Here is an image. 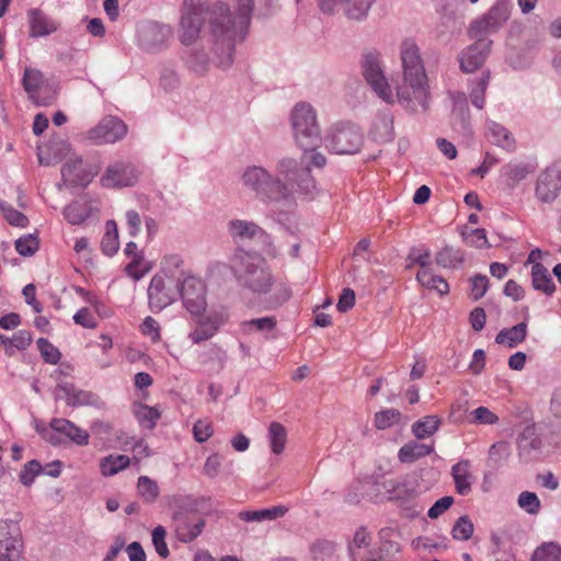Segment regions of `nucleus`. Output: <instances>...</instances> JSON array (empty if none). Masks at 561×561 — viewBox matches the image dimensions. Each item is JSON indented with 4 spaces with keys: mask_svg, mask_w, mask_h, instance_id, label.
Listing matches in <instances>:
<instances>
[{
    "mask_svg": "<svg viewBox=\"0 0 561 561\" xmlns=\"http://www.w3.org/2000/svg\"><path fill=\"white\" fill-rule=\"evenodd\" d=\"M400 412L396 409H388L375 414V425L378 430H386L398 422Z\"/></svg>",
    "mask_w": 561,
    "mask_h": 561,
    "instance_id": "59",
    "label": "nucleus"
},
{
    "mask_svg": "<svg viewBox=\"0 0 561 561\" xmlns=\"http://www.w3.org/2000/svg\"><path fill=\"white\" fill-rule=\"evenodd\" d=\"M295 142L302 151L318 147L321 142V128L317 111L307 102H298L289 115Z\"/></svg>",
    "mask_w": 561,
    "mask_h": 561,
    "instance_id": "4",
    "label": "nucleus"
},
{
    "mask_svg": "<svg viewBox=\"0 0 561 561\" xmlns=\"http://www.w3.org/2000/svg\"><path fill=\"white\" fill-rule=\"evenodd\" d=\"M511 456V447L506 442H497L489 449V461L494 467L501 466Z\"/></svg>",
    "mask_w": 561,
    "mask_h": 561,
    "instance_id": "51",
    "label": "nucleus"
},
{
    "mask_svg": "<svg viewBox=\"0 0 561 561\" xmlns=\"http://www.w3.org/2000/svg\"><path fill=\"white\" fill-rule=\"evenodd\" d=\"M531 284L535 290L542 291L547 296H551L556 290L549 271L541 263H535L531 267Z\"/></svg>",
    "mask_w": 561,
    "mask_h": 561,
    "instance_id": "35",
    "label": "nucleus"
},
{
    "mask_svg": "<svg viewBox=\"0 0 561 561\" xmlns=\"http://www.w3.org/2000/svg\"><path fill=\"white\" fill-rule=\"evenodd\" d=\"M127 125L116 116L104 117L88 131V139L96 145L114 144L125 137Z\"/></svg>",
    "mask_w": 561,
    "mask_h": 561,
    "instance_id": "17",
    "label": "nucleus"
},
{
    "mask_svg": "<svg viewBox=\"0 0 561 561\" xmlns=\"http://www.w3.org/2000/svg\"><path fill=\"white\" fill-rule=\"evenodd\" d=\"M195 319L196 327L190 332L188 337L193 344H199L211 339L229 319V312L220 307L211 309L207 314L192 316Z\"/></svg>",
    "mask_w": 561,
    "mask_h": 561,
    "instance_id": "13",
    "label": "nucleus"
},
{
    "mask_svg": "<svg viewBox=\"0 0 561 561\" xmlns=\"http://www.w3.org/2000/svg\"><path fill=\"white\" fill-rule=\"evenodd\" d=\"M37 432L53 446H59L65 442L73 443L77 446H87L90 442V435L85 430L62 417L51 419L48 428L37 427Z\"/></svg>",
    "mask_w": 561,
    "mask_h": 561,
    "instance_id": "8",
    "label": "nucleus"
},
{
    "mask_svg": "<svg viewBox=\"0 0 561 561\" xmlns=\"http://www.w3.org/2000/svg\"><path fill=\"white\" fill-rule=\"evenodd\" d=\"M280 516V505L256 511H241L238 517L247 523H263L266 520H275Z\"/></svg>",
    "mask_w": 561,
    "mask_h": 561,
    "instance_id": "40",
    "label": "nucleus"
},
{
    "mask_svg": "<svg viewBox=\"0 0 561 561\" xmlns=\"http://www.w3.org/2000/svg\"><path fill=\"white\" fill-rule=\"evenodd\" d=\"M371 542L370 533L365 527H359L353 535L352 540L348 541L347 550L351 561H365L367 554L362 552L363 548H367Z\"/></svg>",
    "mask_w": 561,
    "mask_h": 561,
    "instance_id": "31",
    "label": "nucleus"
},
{
    "mask_svg": "<svg viewBox=\"0 0 561 561\" xmlns=\"http://www.w3.org/2000/svg\"><path fill=\"white\" fill-rule=\"evenodd\" d=\"M178 297H181L183 306L191 316H202L206 311V285L193 275L185 276L176 283Z\"/></svg>",
    "mask_w": 561,
    "mask_h": 561,
    "instance_id": "12",
    "label": "nucleus"
},
{
    "mask_svg": "<svg viewBox=\"0 0 561 561\" xmlns=\"http://www.w3.org/2000/svg\"><path fill=\"white\" fill-rule=\"evenodd\" d=\"M470 461L460 460L451 467V477L455 482L456 492L460 495H467L471 492L473 477L470 471Z\"/></svg>",
    "mask_w": 561,
    "mask_h": 561,
    "instance_id": "28",
    "label": "nucleus"
},
{
    "mask_svg": "<svg viewBox=\"0 0 561 561\" xmlns=\"http://www.w3.org/2000/svg\"><path fill=\"white\" fill-rule=\"evenodd\" d=\"M204 527L205 522L199 516L185 513L174 515L175 536L181 542L193 541L201 535Z\"/></svg>",
    "mask_w": 561,
    "mask_h": 561,
    "instance_id": "23",
    "label": "nucleus"
},
{
    "mask_svg": "<svg viewBox=\"0 0 561 561\" xmlns=\"http://www.w3.org/2000/svg\"><path fill=\"white\" fill-rule=\"evenodd\" d=\"M434 451L433 445H426L415 440L404 444L398 451V458L402 463L414 462Z\"/></svg>",
    "mask_w": 561,
    "mask_h": 561,
    "instance_id": "33",
    "label": "nucleus"
},
{
    "mask_svg": "<svg viewBox=\"0 0 561 561\" xmlns=\"http://www.w3.org/2000/svg\"><path fill=\"white\" fill-rule=\"evenodd\" d=\"M140 174L139 169L128 161H115L110 164L100 179V183L106 188L133 186Z\"/></svg>",
    "mask_w": 561,
    "mask_h": 561,
    "instance_id": "16",
    "label": "nucleus"
},
{
    "mask_svg": "<svg viewBox=\"0 0 561 561\" xmlns=\"http://www.w3.org/2000/svg\"><path fill=\"white\" fill-rule=\"evenodd\" d=\"M102 252L106 256H113L119 249L118 230L114 220L105 222V232L101 240Z\"/></svg>",
    "mask_w": 561,
    "mask_h": 561,
    "instance_id": "39",
    "label": "nucleus"
},
{
    "mask_svg": "<svg viewBox=\"0 0 561 561\" xmlns=\"http://www.w3.org/2000/svg\"><path fill=\"white\" fill-rule=\"evenodd\" d=\"M323 13L332 14L340 7L343 14L352 21H364L376 0H318Z\"/></svg>",
    "mask_w": 561,
    "mask_h": 561,
    "instance_id": "18",
    "label": "nucleus"
},
{
    "mask_svg": "<svg viewBox=\"0 0 561 561\" xmlns=\"http://www.w3.org/2000/svg\"><path fill=\"white\" fill-rule=\"evenodd\" d=\"M228 233L236 243L254 241L260 245L262 253L268 255L275 254L273 238L253 221L232 219L228 222Z\"/></svg>",
    "mask_w": 561,
    "mask_h": 561,
    "instance_id": "9",
    "label": "nucleus"
},
{
    "mask_svg": "<svg viewBox=\"0 0 561 561\" xmlns=\"http://www.w3.org/2000/svg\"><path fill=\"white\" fill-rule=\"evenodd\" d=\"M473 529L474 528L472 522L468 516L465 515L456 520L451 529V536L456 540L465 541L471 538Z\"/></svg>",
    "mask_w": 561,
    "mask_h": 561,
    "instance_id": "53",
    "label": "nucleus"
},
{
    "mask_svg": "<svg viewBox=\"0 0 561 561\" xmlns=\"http://www.w3.org/2000/svg\"><path fill=\"white\" fill-rule=\"evenodd\" d=\"M518 506L530 515H537L540 511L541 503L536 493L524 491L518 495Z\"/></svg>",
    "mask_w": 561,
    "mask_h": 561,
    "instance_id": "52",
    "label": "nucleus"
},
{
    "mask_svg": "<svg viewBox=\"0 0 561 561\" xmlns=\"http://www.w3.org/2000/svg\"><path fill=\"white\" fill-rule=\"evenodd\" d=\"M165 535H167V530L163 526L159 525L157 527L153 528L152 530V545L156 549V552L161 557V558H168L169 554H170V551H169V548H168V545L165 542Z\"/></svg>",
    "mask_w": 561,
    "mask_h": 561,
    "instance_id": "58",
    "label": "nucleus"
},
{
    "mask_svg": "<svg viewBox=\"0 0 561 561\" xmlns=\"http://www.w3.org/2000/svg\"><path fill=\"white\" fill-rule=\"evenodd\" d=\"M492 41L479 38L476 43L463 49L459 55V65L462 72L471 73L479 69L485 61Z\"/></svg>",
    "mask_w": 561,
    "mask_h": 561,
    "instance_id": "20",
    "label": "nucleus"
},
{
    "mask_svg": "<svg viewBox=\"0 0 561 561\" xmlns=\"http://www.w3.org/2000/svg\"><path fill=\"white\" fill-rule=\"evenodd\" d=\"M317 147L309 148L307 151H304L301 161L306 164L305 168H309L311 171V168H323L327 164V158L325 156L316 150Z\"/></svg>",
    "mask_w": 561,
    "mask_h": 561,
    "instance_id": "60",
    "label": "nucleus"
},
{
    "mask_svg": "<svg viewBox=\"0 0 561 561\" xmlns=\"http://www.w3.org/2000/svg\"><path fill=\"white\" fill-rule=\"evenodd\" d=\"M325 147L335 154H355L364 141L359 128L350 122L334 124L325 139Z\"/></svg>",
    "mask_w": 561,
    "mask_h": 561,
    "instance_id": "6",
    "label": "nucleus"
},
{
    "mask_svg": "<svg viewBox=\"0 0 561 561\" xmlns=\"http://www.w3.org/2000/svg\"><path fill=\"white\" fill-rule=\"evenodd\" d=\"M360 65L367 84L383 102L393 104L394 96L385 76L380 54L376 50L365 51L362 56Z\"/></svg>",
    "mask_w": 561,
    "mask_h": 561,
    "instance_id": "7",
    "label": "nucleus"
},
{
    "mask_svg": "<svg viewBox=\"0 0 561 561\" xmlns=\"http://www.w3.org/2000/svg\"><path fill=\"white\" fill-rule=\"evenodd\" d=\"M527 336V323L520 322L512 328L502 329L495 336L497 344L514 348L525 341Z\"/></svg>",
    "mask_w": 561,
    "mask_h": 561,
    "instance_id": "32",
    "label": "nucleus"
},
{
    "mask_svg": "<svg viewBox=\"0 0 561 561\" xmlns=\"http://www.w3.org/2000/svg\"><path fill=\"white\" fill-rule=\"evenodd\" d=\"M402 84L397 88V100L409 112L419 107H430V84L420 47L412 39H404L400 45Z\"/></svg>",
    "mask_w": 561,
    "mask_h": 561,
    "instance_id": "2",
    "label": "nucleus"
},
{
    "mask_svg": "<svg viewBox=\"0 0 561 561\" xmlns=\"http://www.w3.org/2000/svg\"><path fill=\"white\" fill-rule=\"evenodd\" d=\"M471 297L473 300L482 298L489 288V278L485 275H476L470 279Z\"/></svg>",
    "mask_w": 561,
    "mask_h": 561,
    "instance_id": "63",
    "label": "nucleus"
},
{
    "mask_svg": "<svg viewBox=\"0 0 561 561\" xmlns=\"http://www.w3.org/2000/svg\"><path fill=\"white\" fill-rule=\"evenodd\" d=\"M204 23L205 12L183 9L180 21V42L184 46L194 44L199 37Z\"/></svg>",
    "mask_w": 561,
    "mask_h": 561,
    "instance_id": "22",
    "label": "nucleus"
},
{
    "mask_svg": "<svg viewBox=\"0 0 561 561\" xmlns=\"http://www.w3.org/2000/svg\"><path fill=\"white\" fill-rule=\"evenodd\" d=\"M540 440L535 436L534 426H527L518 437L519 453H529L540 448Z\"/></svg>",
    "mask_w": 561,
    "mask_h": 561,
    "instance_id": "50",
    "label": "nucleus"
},
{
    "mask_svg": "<svg viewBox=\"0 0 561 561\" xmlns=\"http://www.w3.org/2000/svg\"><path fill=\"white\" fill-rule=\"evenodd\" d=\"M27 21L30 26L28 35L32 38L48 36L59 28V23L56 20L37 8L27 11Z\"/></svg>",
    "mask_w": 561,
    "mask_h": 561,
    "instance_id": "24",
    "label": "nucleus"
},
{
    "mask_svg": "<svg viewBox=\"0 0 561 561\" xmlns=\"http://www.w3.org/2000/svg\"><path fill=\"white\" fill-rule=\"evenodd\" d=\"M230 270L237 283L253 293L270 290L274 278L263 255L255 251L238 247L230 259Z\"/></svg>",
    "mask_w": 561,
    "mask_h": 561,
    "instance_id": "3",
    "label": "nucleus"
},
{
    "mask_svg": "<svg viewBox=\"0 0 561 561\" xmlns=\"http://www.w3.org/2000/svg\"><path fill=\"white\" fill-rule=\"evenodd\" d=\"M508 18V3L497 0L480 20L472 24L471 31L477 33L495 32L504 25Z\"/></svg>",
    "mask_w": 561,
    "mask_h": 561,
    "instance_id": "21",
    "label": "nucleus"
},
{
    "mask_svg": "<svg viewBox=\"0 0 561 561\" xmlns=\"http://www.w3.org/2000/svg\"><path fill=\"white\" fill-rule=\"evenodd\" d=\"M277 319L276 317H263L257 319L244 320L239 324L240 333L243 335H251L253 333H260L265 339L273 337L276 335Z\"/></svg>",
    "mask_w": 561,
    "mask_h": 561,
    "instance_id": "27",
    "label": "nucleus"
},
{
    "mask_svg": "<svg viewBox=\"0 0 561 561\" xmlns=\"http://www.w3.org/2000/svg\"><path fill=\"white\" fill-rule=\"evenodd\" d=\"M435 263L444 268H458L463 263V254L453 247H445L436 253Z\"/></svg>",
    "mask_w": 561,
    "mask_h": 561,
    "instance_id": "41",
    "label": "nucleus"
},
{
    "mask_svg": "<svg viewBox=\"0 0 561 561\" xmlns=\"http://www.w3.org/2000/svg\"><path fill=\"white\" fill-rule=\"evenodd\" d=\"M134 414L139 425L146 430H153L161 417V412L157 407H149L144 403L134 405Z\"/></svg>",
    "mask_w": 561,
    "mask_h": 561,
    "instance_id": "37",
    "label": "nucleus"
},
{
    "mask_svg": "<svg viewBox=\"0 0 561 561\" xmlns=\"http://www.w3.org/2000/svg\"><path fill=\"white\" fill-rule=\"evenodd\" d=\"M159 84L164 91H173L180 85V76L171 67H163L160 71Z\"/></svg>",
    "mask_w": 561,
    "mask_h": 561,
    "instance_id": "55",
    "label": "nucleus"
},
{
    "mask_svg": "<svg viewBox=\"0 0 561 561\" xmlns=\"http://www.w3.org/2000/svg\"><path fill=\"white\" fill-rule=\"evenodd\" d=\"M490 73L485 72L482 77L477 81L476 85L471 89L470 99L472 104L482 110L485 103V91L489 85Z\"/></svg>",
    "mask_w": 561,
    "mask_h": 561,
    "instance_id": "47",
    "label": "nucleus"
},
{
    "mask_svg": "<svg viewBox=\"0 0 561 561\" xmlns=\"http://www.w3.org/2000/svg\"><path fill=\"white\" fill-rule=\"evenodd\" d=\"M32 342V334L27 330H19L10 340V346L7 347V354L12 355L13 350L24 351Z\"/></svg>",
    "mask_w": 561,
    "mask_h": 561,
    "instance_id": "57",
    "label": "nucleus"
},
{
    "mask_svg": "<svg viewBox=\"0 0 561 561\" xmlns=\"http://www.w3.org/2000/svg\"><path fill=\"white\" fill-rule=\"evenodd\" d=\"M54 397L56 400H65L66 404L71 408L92 407L99 410L105 408V402L99 394L79 389L72 382H59L54 390Z\"/></svg>",
    "mask_w": 561,
    "mask_h": 561,
    "instance_id": "14",
    "label": "nucleus"
},
{
    "mask_svg": "<svg viewBox=\"0 0 561 561\" xmlns=\"http://www.w3.org/2000/svg\"><path fill=\"white\" fill-rule=\"evenodd\" d=\"M531 561H561V545L554 541L543 542L534 551Z\"/></svg>",
    "mask_w": 561,
    "mask_h": 561,
    "instance_id": "44",
    "label": "nucleus"
},
{
    "mask_svg": "<svg viewBox=\"0 0 561 561\" xmlns=\"http://www.w3.org/2000/svg\"><path fill=\"white\" fill-rule=\"evenodd\" d=\"M23 540L19 529L0 530V561H19L23 553Z\"/></svg>",
    "mask_w": 561,
    "mask_h": 561,
    "instance_id": "25",
    "label": "nucleus"
},
{
    "mask_svg": "<svg viewBox=\"0 0 561 561\" xmlns=\"http://www.w3.org/2000/svg\"><path fill=\"white\" fill-rule=\"evenodd\" d=\"M242 184L250 190L255 198L268 206L280 199V180L277 174L260 165H249L244 169Z\"/></svg>",
    "mask_w": 561,
    "mask_h": 561,
    "instance_id": "5",
    "label": "nucleus"
},
{
    "mask_svg": "<svg viewBox=\"0 0 561 561\" xmlns=\"http://www.w3.org/2000/svg\"><path fill=\"white\" fill-rule=\"evenodd\" d=\"M43 472V466L37 460H31L24 465L20 472V481L23 485L30 486L35 478Z\"/></svg>",
    "mask_w": 561,
    "mask_h": 561,
    "instance_id": "56",
    "label": "nucleus"
},
{
    "mask_svg": "<svg viewBox=\"0 0 561 561\" xmlns=\"http://www.w3.org/2000/svg\"><path fill=\"white\" fill-rule=\"evenodd\" d=\"M137 491L146 503H153L160 491L157 482L147 476H140L137 481Z\"/></svg>",
    "mask_w": 561,
    "mask_h": 561,
    "instance_id": "45",
    "label": "nucleus"
},
{
    "mask_svg": "<svg viewBox=\"0 0 561 561\" xmlns=\"http://www.w3.org/2000/svg\"><path fill=\"white\" fill-rule=\"evenodd\" d=\"M130 459L126 455H108L100 461V471L104 477H112L126 469Z\"/></svg>",
    "mask_w": 561,
    "mask_h": 561,
    "instance_id": "38",
    "label": "nucleus"
},
{
    "mask_svg": "<svg viewBox=\"0 0 561 561\" xmlns=\"http://www.w3.org/2000/svg\"><path fill=\"white\" fill-rule=\"evenodd\" d=\"M283 188L309 195L316 191L317 185L309 168H300L296 171H287L286 185Z\"/></svg>",
    "mask_w": 561,
    "mask_h": 561,
    "instance_id": "26",
    "label": "nucleus"
},
{
    "mask_svg": "<svg viewBox=\"0 0 561 561\" xmlns=\"http://www.w3.org/2000/svg\"><path fill=\"white\" fill-rule=\"evenodd\" d=\"M62 214L70 225H80L88 219L89 209L84 203L73 201L64 208Z\"/></svg>",
    "mask_w": 561,
    "mask_h": 561,
    "instance_id": "43",
    "label": "nucleus"
},
{
    "mask_svg": "<svg viewBox=\"0 0 561 561\" xmlns=\"http://www.w3.org/2000/svg\"><path fill=\"white\" fill-rule=\"evenodd\" d=\"M101 171L99 161H84L77 153H70L61 168V178L67 186L87 187Z\"/></svg>",
    "mask_w": 561,
    "mask_h": 561,
    "instance_id": "10",
    "label": "nucleus"
},
{
    "mask_svg": "<svg viewBox=\"0 0 561 561\" xmlns=\"http://www.w3.org/2000/svg\"><path fill=\"white\" fill-rule=\"evenodd\" d=\"M313 561H335V545L329 540H319L311 547Z\"/></svg>",
    "mask_w": 561,
    "mask_h": 561,
    "instance_id": "46",
    "label": "nucleus"
},
{
    "mask_svg": "<svg viewBox=\"0 0 561 561\" xmlns=\"http://www.w3.org/2000/svg\"><path fill=\"white\" fill-rule=\"evenodd\" d=\"M371 133L378 141L392 140L394 136L392 114L388 111L379 113L373 125Z\"/></svg>",
    "mask_w": 561,
    "mask_h": 561,
    "instance_id": "36",
    "label": "nucleus"
},
{
    "mask_svg": "<svg viewBox=\"0 0 561 561\" xmlns=\"http://www.w3.org/2000/svg\"><path fill=\"white\" fill-rule=\"evenodd\" d=\"M462 234H463V239H465L466 243L470 247H473L477 249H482V248L489 247L486 232L482 228L472 229L468 233L463 232Z\"/></svg>",
    "mask_w": 561,
    "mask_h": 561,
    "instance_id": "61",
    "label": "nucleus"
},
{
    "mask_svg": "<svg viewBox=\"0 0 561 561\" xmlns=\"http://www.w3.org/2000/svg\"><path fill=\"white\" fill-rule=\"evenodd\" d=\"M213 435V426L209 421L198 420L193 425V436L196 442L205 443Z\"/></svg>",
    "mask_w": 561,
    "mask_h": 561,
    "instance_id": "64",
    "label": "nucleus"
},
{
    "mask_svg": "<svg viewBox=\"0 0 561 561\" xmlns=\"http://www.w3.org/2000/svg\"><path fill=\"white\" fill-rule=\"evenodd\" d=\"M124 252L127 256L133 257L131 262L126 266V272L135 279H139L140 275L131 273V270L137 267L140 264V261L142 260V254L138 251L137 243L134 241H129L126 244Z\"/></svg>",
    "mask_w": 561,
    "mask_h": 561,
    "instance_id": "62",
    "label": "nucleus"
},
{
    "mask_svg": "<svg viewBox=\"0 0 561 561\" xmlns=\"http://www.w3.org/2000/svg\"><path fill=\"white\" fill-rule=\"evenodd\" d=\"M561 192V160L543 170L537 180L535 194L542 203L553 202Z\"/></svg>",
    "mask_w": 561,
    "mask_h": 561,
    "instance_id": "19",
    "label": "nucleus"
},
{
    "mask_svg": "<svg viewBox=\"0 0 561 561\" xmlns=\"http://www.w3.org/2000/svg\"><path fill=\"white\" fill-rule=\"evenodd\" d=\"M15 250L22 256H32L38 250V240L34 234H26L15 241Z\"/></svg>",
    "mask_w": 561,
    "mask_h": 561,
    "instance_id": "54",
    "label": "nucleus"
},
{
    "mask_svg": "<svg viewBox=\"0 0 561 561\" xmlns=\"http://www.w3.org/2000/svg\"><path fill=\"white\" fill-rule=\"evenodd\" d=\"M36 344H37V348L41 353V356L45 363L50 364V365L58 364V362L61 358V353L55 345H53L45 337H39L36 341Z\"/></svg>",
    "mask_w": 561,
    "mask_h": 561,
    "instance_id": "48",
    "label": "nucleus"
},
{
    "mask_svg": "<svg viewBox=\"0 0 561 561\" xmlns=\"http://www.w3.org/2000/svg\"><path fill=\"white\" fill-rule=\"evenodd\" d=\"M171 36L172 27L167 24L150 20L137 24V45L144 51L157 53L162 50Z\"/></svg>",
    "mask_w": 561,
    "mask_h": 561,
    "instance_id": "11",
    "label": "nucleus"
},
{
    "mask_svg": "<svg viewBox=\"0 0 561 561\" xmlns=\"http://www.w3.org/2000/svg\"><path fill=\"white\" fill-rule=\"evenodd\" d=\"M148 304L152 312H160L178 299L176 283L165 279L163 275H154L147 289Z\"/></svg>",
    "mask_w": 561,
    "mask_h": 561,
    "instance_id": "15",
    "label": "nucleus"
},
{
    "mask_svg": "<svg viewBox=\"0 0 561 561\" xmlns=\"http://www.w3.org/2000/svg\"><path fill=\"white\" fill-rule=\"evenodd\" d=\"M44 84L43 72L33 67H25L22 76V87L30 100L37 102L41 88Z\"/></svg>",
    "mask_w": 561,
    "mask_h": 561,
    "instance_id": "34",
    "label": "nucleus"
},
{
    "mask_svg": "<svg viewBox=\"0 0 561 561\" xmlns=\"http://www.w3.org/2000/svg\"><path fill=\"white\" fill-rule=\"evenodd\" d=\"M486 138L490 142L506 150L514 148V137L506 127L496 122L489 121L486 123Z\"/></svg>",
    "mask_w": 561,
    "mask_h": 561,
    "instance_id": "30",
    "label": "nucleus"
},
{
    "mask_svg": "<svg viewBox=\"0 0 561 561\" xmlns=\"http://www.w3.org/2000/svg\"><path fill=\"white\" fill-rule=\"evenodd\" d=\"M253 0H237L234 14L224 2L214 4L209 11V27L213 37L210 50L192 44L181 53L185 68L196 77L209 73L213 66L222 70L233 64L236 43L245 38L252 18Z\"/></svg>",
    "mask_w": 561,
    "mask_h": 561,
    "instance_id": "1",
    "label": "nucleus"
},
{
    "mask_svg": "<svg viewBox=\"0 0 561 561\" xmlns=\"http://www.w3.org/2000/svg\"><path fill=\"white\" fill-rule=\"evenodd\" d=\"M440 419L436 415H427L412 425V433L417 439L433 435L439 427Z\"/></svg>",
    "mask_w": 561,
    "mask_h": 561,
    "instance_id": "42",
    "label": "nucleus"
},
{
    "mask_svg": "<svg viewBox=\"0 0 561 561\" xmlns=\"http://www.w3.org/2000/svg\"><path fill=\"white\" fill-rule=\"evenodd\" d=\"M0 209L4 217V219L14 227L25 228L28 225V218L15 209L12 205L8 203H0Z\"/></svg>",
    "mask_w": 561,
    "mask_h": 561,
    "instance_id": "49",
    "label": "nucleus"
},
{
    "mask_svg": "<svg viewBox=\"0 0 561 561\" xmlns=\"http://www.w3.org/2000/svg\"><path fill=\"white\" fill-rule=\"evenodd\" d=\"M183 263L179 254H167L161 260L160 272L157 275H163L165 279L173 283L182 282L188 275L183 270Z\"/></svg>",
    "mask_w": 561,
    "mask_h": 561,
    "instance_id": "29",
    "label": "nucleus"
}]
</instances>
